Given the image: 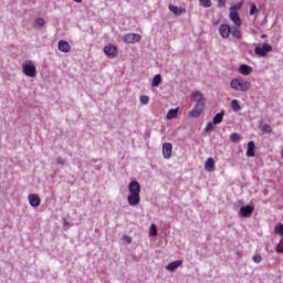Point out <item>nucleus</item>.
Returning <instances> with one entry per match:
<instances>
[{"label":"nucleus","instance_id":"ea45409f","mask_svg":"<svg viewBox=\"0 0 283 283\" xmlns=\"http://www.w3.org/2000/svg\"><path fill=\"white\" fill-rule=\"evenodd\" d=\"M76 3H82L83 0H74Z\"/></svg>","mask_w":283,"mask_h":283},{"label":"nucleus","instance_id":"39448f33","mask_svg":"<svg viewBox=\"0 0 283 283\" xmlns=\"http://www.w3.org/2000/svg\"><path fill=\"white\" fill-rule=\"evenodd\" d=\"M253 211H255L253 206H242L239 210V216H241V218H251V216H253Z\"/></svg>","mask_w":283,"mask_h":283},{"label":"nucleus","instance_id":"4be33fe9","mask_svg":"<svg viewBox=\"0 0 283 283\" xmlns=\"http://www.w3.org/2000/svg\"><path fill=\"white\" fill-rule=\"evenodd\" d=\"M177 117H178V108L169 109L167 115H166L167 120H171V119L177 118Z\"/></svg>","mask_w":283,"mask_h":283},{"label":"nucleus","instance_id":"e433bc0d","mask_svg":"<svg viewBox=\"0 0 283 283\" xmlns=\"http://www.w3.org/2000/svg\"><path fill=\"white\" fill-rule=\"evenodd\" d=\"M227 6V0H218V8H224Z\"/></svg>","mask_w":283,"mask_h":283},{"label":"nucleus","instance_id":"f704fd0d","mask_svg":"<svg viewBox=\"0 0 283 283\" xmlns=\"http://www.w3.org/2000/svg\"><path fill=\"white\" fill-rule=\"evenodd\" d=\"M56 165H61L63 167L65 165V159H63V157H57Z\"/></svg>","mask_w":283,"mask_h":283},{"label":"nucleus","instance_id":"58836bf2","mask_svg":"<svg viewBox=\"0 0 283 283\" xmlns=\"http://www.w3.org/2000/svg\"><path fill=\"white\" fill-rule=\"evenodd\" d=\"M127 239L128 244H132V238L125 237Z\"/></svg>","mask_w":283,"mask_h":283},{"label":"nucleus","instance_id":"dca6fc26","mask_svg":"<svg viewBox=\"0 0 283 283\" xmlns=\"http://www.w3.org/2000/svg\"><path fill=\"white\" fill-rule=\"evenodd\" d=\"M245 156H248V158H253L255 156V143L254 142L248 143V149H247Z\"/></svg>","mask_w":283,"mask_h":283},{"label":"nucleus","instance_id":"ddd939ff","mask_svg":"<svg viewBox=\"0 0 283 283\" xmlns=\"http://www.w3.org/2000/svg\"><path fill=\"white\" fill-rule=\"evenodd\" d=\"M219 33L222 39H229V34H231V27L228 24H221L219 28Z\"/></svg>","mask_w":283,"mask_h":283},{"label":"nucleus","instance_id":"6e6552de","mask_svg":"<svg viewBox=\"0 0 283 283\" xmlns=\"http://www.w3.org/2000/svg\"><path fill=\"white\" fill-rule=\"evenodd\" d=\"M172 150H174V146L171 145V143H164L163 156L164 158H166V160H169V158H171Z\"/></svg>","mask_w":283,"mask_h":283},{"label":"nucleus","instance_id":"0eeeda50","mask_svg":"<svg viewBox=\"0 0 283 283\" xmlns=\"http://www.w3.org/2000/svg\"><path fill=\"white\" fill-rule=\"evenodd\" d=\"M124 43H138V41H140V34L138 33H128L125 34L124 38Z\"/></svg>","mask_w":283,"mask_h":283},{"label":"nucleus","instance_id":"a878e982","mask_svg":"<svg viewBox=\"0 0 283 283\" xmlns=\"http://www.w3.org/2000/svg\"><path fill=\"white\" fill-rule=\"evenodd\" d=\"M274 233L276 235H281L283 238V223H277L275 227H274Z\"/></svg>","mask_w":283,"mask_h":283},{"label":"nucleus","instance_id":"7ed1b4c3","mask_svg":"<svg viewBox=\"0 0 283 283\" xmlns=\"http://www.w3.org/2000/svg\"><path fill=\"white\" fill-rule=\"evenodd\" d=\"M22 72L24 76H28L29 78H34L36 76V66L32 60H27L23 62Z\"/></svg>","mask_w":283,"mask_h":283},{"label":"nucleus","instance_id":"a211bd4d","mask_svg":"<svg viewBox=\"0 0 283 283\" xmlns=\"http://www.w3.org/2000/svg\"><path fill=\"white\" fill-rule=\"evenodd\" d=\"M57 46H59L60 52H64L65 54H67V52H70V43H67V41H65V40L59 41Z\"/></svg>","mask_w":283,"mask_h":283},{"label":"nucleus","instance_id":"20e7f679","mask_svg":"<svg viewBox=\"0 0 283 283\" xmlns=\"http://www.w3.org/2000/svg\"><path fill=\"white\" fill-rule=\"evenodd\" d=\"M269 52H273V46H271L269 43H263L262 46H256L254 49V53L258 56H266Z\"/></svg>","mask_w":283,"mask_h":283},{"label":"nucleus","instance_id":"c756f323","mask_svg":"<svg viewBox=\"0 0 283 283\" xmlns=\"http://www.w3.org/2000/svg\"><path fill=\"white\" fill-rule=\"evenodd\" d=\"M199 6H201V8H211L212 3L211 0H199Z\"/></svg>","mask_w":283,"mask_h":283},{"label":"nucleus","instance_id":"393cba45","mask_svg":"<svg viewBox=\"0 0 283 283\" xmlns=\"http://www.w3.org/2000/svg\"><path fill=\"white\" fill-rule=\"evenodd\" d=\"M43 25H45V19L36 18L34 20V24H33L34 28H43Z\"/></svg>","mask_w":283,"mask_h":283},{"label":"nucleus","instance_id":"72a5a7b5","mask_svg":"<svg viewBox=\"0 0 283 283\" xmlns=\"http://www.w3.org/2000/svg\"><path fill=\"white\" fill-rule=\"evenodd\" d=\"M253 262H255V264H260V262H262V255L260 254H255L253 258H252Z\"/></svg>","mask_w":283,"mask_h":283},{"label":"nucleus","instance_id":"c85d7f7f","mask_svg":"<svg viewBox=\"0 0 283 283\" xmlns=\"http://www.w3.org/2000/svg\"><path fill=\"white\" fill-rule=\"evenodd\" d=\"M149 235L150 238H155V235H158V229L156 228V224H151L149 229Z\"/></svg>","mask_w":283,"mask_h":283},{"label":"nucleus","instance_id":"4468645a","mask_svg":"<svg viewBox=\"0 0 283 283\" xmlns=\"http://www.w3.org/2000/svg\"><path fill=\"white\" fill-rule=\"evenodd\" d=\"M179 266H182V260H177L169 263L168 265H166V271L174 273V271H176V269H179Z\"/></svg>","mask_w":283,"mask_h":283},{"label":"nucleus","instance_id":"f8f14e48","mask_svg":"<svg viewBox=\"0 0 283 283\" xmlns=\"http://www.w3.org/2000/svg\"><path fill=\"white\" fill-rule=\"evenodd\" d=\"M230 20L232 21V23H234V25H237V28H240L242 25L240 13H238V11L235 10L230 11Z\"/></svg>","mask_w":283,"mask_h":283},{"label":"nucleus","instance_id":"2eb2a0df","mask_svg":"<svg viewBox=\"0 0 283 283\" xmlns=\"http://www.w3.org/2000/svg\"><path fill=\"white\" fill-rule=\"evenodd\" d=\"M239 72L242 74V76H249L250 74L253 73V67L247 64H241L239 67Z\"/></svg>","mask_w":283,"mask_h":283},{"label":"nucleus","instance_id":"b1692460","mask_svg":"<svg viewBox=\"0 0 283 283\" xmlns=\"http://www.w3.org/2000/svg\"><path fill=\"white\" fill-rule=\"evenodd\" d=\"M231 108L233 109V112H240V109H242V106H240V102L238 99H232Z\"/></svg>","mask_w":283,"mask_h":283},{"label":"nucleus","instance_id":"473e14b6","mask_svg":"<svg viewBox=\"0 0 283 283\" xmlns=\"http://www.w3.org/2000/svg\"><path fill=\"white\" fill-rule=\"evenodd\" d=\"M276 253H283V239H281L276 245Z\"/></svg>","mask_w":283,"mask_h":283},{"label":"nucleus","instance_id":"1a4fd4ad","mask_svg":"<svg viewBox=\"0 0 283 283\" xmlns=\"http://www.w3.org/2000/svg\"><path fill=\"white\" fill-rule=\"evenodd\" d=\"M203 109L205 104H196L193 109L189 112V116H191L192 118H198L202 114Z\"/></svg>","mask_w":283,"mask_h":283},{"label":"nucleus","instance_id":"bb28decb","mask_svg":"<svg viewBox=\"0 0 283 283\" xmlns=\"http://www.w3.org/2000/svg\"><path fill=\"white\" fill-rule=\"evenodd\" d=\"M230 140L232 143H238L239 140H242V136H240V134H238V133H232L230 135Z\"/></svg>","mask_w":283,"mask_h":283},{"label":"nucleus","instance_id":"2f4dec72","mask_svg":"<svg viewBox=\"0 0 283 283\" xmlns=\"http://www.w3.org/2000/svg\"><path fill=\"white\" fill-rule=\"evenodd\" d=\"M147 103H149V96H147V95H142V96H140V104H142V105H147Z\"/></svg>","mask_w":283,"mask_h":283},{"label":"nucleus","instance_id":"9d476101","mask_svg":"<svg viewBox=\"0 0 283 283\" xmlns=\"http://www.w3.org/2000/svg\"><path fill=\"white\" fill-rule=\"evenodd\" d=\"M28 200H29V205H31L32 207L34 208L41 207V197H39V195L30 193L28 196Z\"/></svg>","mask_w":283,"mask_h":283},{"label":"nucleus","instance_id":"9b49d317","mask_svg":"<svg viewBox=\"0 0 283 283\" xmlns=\"http://www.w3.org/2000/svg\"><path fill=\"white\" fill-rule=\"evenodd\" d=\"M104 54H106V56H117L118 49L114 44L106 45L104 46Z\"/></svg>","mask_w":283,"mask_h":283},{"label":"nucleus","instance_id":"cd10ccee","mask_svg":"<svg viewBox=\"0 0 283 283\" xmlns=\"http://www.w3.org/2000/svg\"><path fill=\"white\" fill-rule=\"evenodd\" d=\"M169 10H170V12H174L175 14H177V15H180V14H182V9H180V8H178V7H176V6H169Z\"/></svg>","mask_w":283,"mask_h":283},{"label":"nucleus","instance_id":"412c9836","mask_svg":"<svg viewBox=\"0 0 283 283\" xmlns=\"http://www.w3.org/2000/svg\"><path fill=\"white\" fill-rule=\"evenodd\" d=\"M230 34L234 36V39H242V32L240 31V29H238V27H232L230 29Z\"/></svg>","mask_w":283,"mask_h":283},{"label":"nucleus","instance_id":"f03ea898","mask_svg":"<svg viewBox=\"0 0 283 283\" xmlns=\"http://www.w3.org/2000/svg\"><path fill=\"white\" fill-rule=\"evenodd\" d=\"M231 90L235 92H249L251 90V82L242 78V77H234L230 82Z\"/></svg>","mask_w":283,"mask_h":283},{"label":"nucleus","instance_id":"6ab92c4d","mask_svg":"<svg viewBox=\"0 0 283 283\" xmlns=\"http://www.w3.org/2000/svg\"><path fill=\"white\" fill-rule=\"evenodd\" d=\"M224 118V111H221L220 113H218L213 118H212V123L213 125H220V123H222V119Z\"/></svg>","mask_w":283,"mask_h":283},{"label":"nucleus","instance_id":"423d86ee","mask_svg":"<svg viewBox=\"0 0 283 283\" xmlns=\"http://www.w3.org/2000/svg\"><path fill=\"white\" fill-rule=\"evenodd\" d=\"M191 99L199 105H205L206 103L205 95L200 91L192 92Z\"/></svg>","mask_w":283,"mask_h":283},{"label":"nucleus","instance_id":"f257e3e1","mask_svg":"<svg viewBox=\"0 0 283 283\" xmlns=\"http://www.w3.org/2000/svg\"><path fill=\"white\" fill-rule=\"evenodd\" d=\"M129 195L127 202L130 207H138L140 205V184L136 180L128 184Z\"/></svg>","mask_w":283,"mask_h":283},{"label":"nucleus","instance_id":"f3484780","mask_svg":"<svg viewBox=\"0 0 283 283\" xmlns=\"http://www.w3.org/2000/svg\"><path fill=\"white\" fill-rule=\"evenodd\" d=\"M205 169H206V171H216V160H213V158L209 157L206 160Z\"/></svg>","mask_w":283,"mask_h":283},{"label":"nucleus","instance_id":"c9c22d12","mask_svg":"<svg viewBox=\"0 0 283 283\" xmlns=\"http://www.w3.org/2000/svg\"><path fill=\"white\" fill-rule=\"evenodd\" d=\"M213 122H209L208 124H207V126H206V129H205V132H211V129L213 128Z\"/></svg>","mask_w":283,"mask_h":283},{"label":"nucleus","instance_id":"7c9ffc66","mask_svg":"<svg viewBox=\"0 0 283 283\" xmlns=\"http://www.w3.org/2000/svg\"><path fill=\"white\" fill-rule=\"evenodd\" d=\"M258 12V6L255 3H251L250 6V15L253 17Z\"/></svg>","mask_w":283,"mask_h":283},{"label":"nucleus","instance_id":"aec40b11","mask_svg":"<svg viewBox=\"0 0 283 283\" xmlns=\"http://www.w3.org/2000/svg\"><path fill=\"white\" fill-rule=\"evenodd\" d=\"M259 129H261V132H264V134H271V132H273V127H271V125L264 124L262 122L259 125Z\"/></svg>","mask_w":283,"mask_h":283},{"label":"nucleus","instance_id":"5701e85b","mask_svg":"<svg viewBox=\"0 0 283 283\" xmlns=\"http://www.w3.org/2000/svg\"><path fill=\"white\" fill-rule=\"evenodd\" d=\"M160 83H163V76L160 74H157L153 78L151 87H159Z\"/></svg>","mask_w":283,"mask_h":283},{"label":"nucleus","instance_id":"4c0bfd02","mask_svg":"<svg viewBox=\"0 0 283 283\" xmlns=\"http://www.w3.org/2000/svg\"><path fill=\"white\" fill-rule=\"evenodd\" d=\"M240 8H242V2L239 3V4H234L233 7L230 8V12L233 11V10H240Z\"/></svg>","mask_w":283,"mask_h":283}]
</instances>
